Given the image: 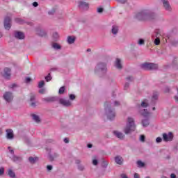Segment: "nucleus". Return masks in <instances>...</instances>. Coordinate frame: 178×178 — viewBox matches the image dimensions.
<instances>
[{
  "label": "nucleus",
  "instance_id": "1",
  "mask_svg": "<svg viewBox=\"0 0 178 178\" xmlns=\"http://www.w3.org/2000/svg\"><path fill=\"white\" fill-rule=\"evenodd\" d=\"M136 19L142 22H156L159 20V16L151 8H145L136 13Z\"/></svg>",
  "mask_w": 178,
  "mask_h": 178
},
{
  "label": "nucleus",
  "instance_id": "2",
  "mask_svg": "<svg viewBox=\"0 0 178 178\" xmlns=\"http://www.w3.org/2000/svg\"><path fill=\"white\" fill-rule=\"evenodd\" d=\"M125 134H130L133 131H136V122L134 118L131 117H128L127 119V124L123 129Z\"/></svg>",
  "mask_w": 178,
  "mask_h": 178
},
{
  "label": "nucleus",
  "instance_id": "3",
  "mask_svg": "<svg viewBox=\"0 0 178 178\" xmlns=\"http://www.w3.org/2000/svg\"><path fill=\"white\" fill-rule=\"evenodd\" d=\"M111 103L106 102L104 104V109L106 112V115L108 120H114L116 117V113L115 110H112Z\"/></svg>",
  "mask_w": 178,
  "mask_h": 178
},
{
  "label": "nucleus",
  "instance_id": "4",
  "mask_svg": "<svg viewBox=\"0 0 178 178\" xmlns=\"http://www.w3.org/2000/svg\"><path fill=\"white\" fill-rule=\"evenodd\" d=\"M139 113L143 116L145 119L142 120L141 124L143 127H148L149 126V112L147 109L140 110Z\"/></svg>",
  "mask_w": 178,
  "mask_h": 178
},
{
  "label": "nucleus",
  "instance_id": "5",
  "mask_svg": "<svg viewBox=\"0 0 178 178\" xmlns=\"http://www.w3.org/2000/svg\"><path fill=\"white\" fill-rule=\"evenodd\" d=\"M106 72H108V67H106V63L103 62H99L97 64L95 69V73L96 74H104Z\"/></svg>",
  "mask_w": 178,
  "mask_h": 178
},
{
  "label": "nucleus",
  "instance_id": "6",
  "mask_svg": "<svg viewBox=\"0 0 178 178\" xmlns=\"http://www.w3.org/2000/svg\"><path fill=\"white\" fill-rule=\"evenodd\" d=\"M140 67L145 70H158V64L152 63H144L140 65Z\"/></svg>",
  "mask_w": 178,
  "mask_h": 178
},
{
  "label": "nucleus",
  "instance_id": "7",
  "mask_svg": "<svg viewBox=\"0 0 178 178\" xmlns=\"http://www.w3.org/2000/svg\"><path fill=\"white\" fill-rule=\"evenodd\" d=\"M3 99H5V101H6V102H12L13 101V93H12V92H5V93L3 94Z\"/></svg>",
  "mask_w": 178,
  "mask_h": 178
},
{
  "label": "nucleus",
  "instance_id": "8",
  "mask_svg": "<svg viewBox=\"0 0 178 178\" xmlns=\"http://www.w3.org/2000/svg\"><path fill=\"white\" fill-rule=\"evenodd\" d=\"M163 140L165 143L173 141V134L172 132H169L168 134H163Z\"/></svg>",
  "mask_w": 178,
  "mask_h": 178
},
{
  "label": "nucleus",
  "instance_id": "9",
  "mask_svg": "<svg viewBox=\"0 0 178 178\" xmlns=\"http://www.w3.org/2000/svg\"><path fill=\"white\" fill-rule=\"evenodd\" d=\"M12 19L9 17H6L4 19V29L6 30H10L12 27V24L10 23Z\"/></svg>",
  "mask_w": 178,
  "mask_h": 178
},
{
  "label": "nucleus",
  "instance_id": "10",
  "mask_svg": "<svg viewBox=\"0 0 178 178\" xmlns=\"http://www.w3.org/2000/svg\"><path fill=\"white\" fill-rule=\"evenodd\" d=\"M161 2L163 3V8H164L165 10L167 12H172V6H170L169 1L161 0Z\"/></svg>",
  "mask_w": 178,
  "mask_h": 178
},
{
  "label": "nucleus",
  "instance_id": "11",
  "mask_svg": "<svg viewBox=\"0 0 178 178\" xmlns=\"http://www.w3.org/2000/svg\"><path fill=\"white\" fill-rule=\"evenodd\" d=\"M13 35L15 37V38H16L17 40H24L25 38V35H24V33L22 32V31H15Z\"/></svg>",
  "mask_w": 178,
  "mask_h": 178
},
{
  "label": "nucleus",
  "instance_id": "12",
  "mask_svg": "<svg viewBox=\"0 0 178 178\" xmlns=\"http://www.w3.org/2000/svg\"><path fill=\"white\" fill-rule=\"evenodd\" d=\"M11 72H12V70L10 68L5 67L2 73L3 77L7 79H10Z\"/></svg>",
  "mask_w": 178,
  "mask_h": 178
},
{
  "label": "nucleus",
  "instance_id": "13",
  "mask_svg": "<svg viewBox=\"0 0 178 178\" xmlns=\"http://www.w3.org/2000/svg\"><path fill=\"white\" fill-rule=\"evenodd\" d=\"M58 102L60 105H63V106L69 107L72 105V102H70V100H66L63 98L58 97Z\"/></svg>",
  "mask_w": 178,
  "mask_h": 178
},
{
  "label": "nucleus",
  "instance_id": "14",
  "mask_svg": "<svg viewBox=\"0 0 178 178\" xmlns=\"http://www.w3.org/2000/svg\"><path fill=\"white\" fill-rule=\"evenodd\" d=\"M78 6L81 10H88V3L86 1H79Z\"/></svg>",
  "mask_w": 178,
  "mask_h": 178
},
{
  "label": "nucleus",
  "instance_id": "15",
  "mask_svg": "<svg viewBox=\"0 0 178 178\" xmlns=\"http://www.w3.org/2000/svg\"><path fill=\"white\" fill-rule=\"evenodd\" d=\"M44 102H56L59 101V97H49L42 99Z\"/></svg>",
  "mask_w": 178,
  "mask_h": 178
},
{
  "label": "nucleus",
  "instance_id": "16",
  "mask_svg": "<svg viewBox=\"0 0 178 178\" xmlns=\"http://www.w3.org/2000/svg\"><path fill=\"white\" fill-rule=\"evenodd\" d=\"M6 138L8 140H13L15 138V135L13 134V130L8 129H6Z\"/></svg>",
  "mask_w": 178,
  "mask_h": 178
},
{
  "label": "nucleus",
  "instance_id": "17",
  "mask_svg": "<svg viewBox=\"0 0 178 178\" xmlns=\"http://www.w3.org/2000/svg\"><path fill=\"white\" fill-rule=\"evenodd\" d=\"M159 97V95L158 93H154L152 97V101L150 102V105H152L154 106V105H156V101H158V98Z\"/></svg>",
  "mask_w": 178,
  "mask_h": 178
},
{
  "label": "nucleus",
  "instance_id": "18",
  "mask_svg": "<svg viewBox=\"0 0 178 178\" xmlns=\"http://www.w3.org/2000/svg\"><path fill=\"white\" fill-rule=\"evenodd\" d=\"M127 83L124 86V90H129V87H130V83L133 81V76H128L126 78Z\"/></svg>",
  "mask_w": 178,
  "mask_h": 178
},
{
  "label": "nucleus",
  "instance_id": "19",
  "mask_svg": "<svg viewBox=\"0 0 178 178\" xmlns=\"http://www.w3.org/2000/svg\"><path fill=\"white\" fill-rule=\"evenodd\" d=\"M123 157H122L121 156H116L115 157V163H117V165H123Z\"/></svg>",
  "mask_w": 178,
  "mask_h": 178
},
{
  "label": "nucleus",
  "instance_id": "20",
  "mask_svg": "<svg viewBox=\"0 0 178 178\" xmlns=\"http://www.w3.org/2000/svg\"><path fill=\"white\" fill-rule=\"evenodd\" d=\"M113 133L117 138H120V140H123V138H124V134H123V133L119 131H114Z\"/></svg>",
  "mask_w": 178,
  "mask_h": 178
},
{
  "label": "nucleus",
  "instance_id": "21",
  "mask_svg": "<svg viewBox=\"0 0 178 178\" xmlns=\"http://www.w3.org/2000/svg\"><path fill=\"white\" fill-rule=\"evenodd\" d=\"M28 161H29V163H31V165H34V163H37V162H38V157L30 156V157H29Z\"/></svg>",
  "mask_w": 178,
  "mask_h": 178
},
{
  "label": "nucleus",
  "instance_id": "22",
  "mask_svg": "<svg viewBox=\"0 0 178 178\" xmlns=\"http://www.w3.org/2000/svg\"><path fill=\"white\" fill-rule=\"evenodd\" d=\"M30 101L31 102V106H32L33 108H35V106H37V102H35V95H31Z\"/></svg>",
  "mask_w": 178,
  "mask_h": 178
},
{
  "label": "nucleus",
  "instance_id": "23",
  "mask_svg": "<svg viewBox=\"0 0 178 178\" xmlns=\"http://www.w3.org/2000/svg\"><path fill=\"white\" fill-rule=\"evenodd\" d=\"M115 67H117V69H122L123 67V66L122 65V61L120 58H116Z\"/></svg>",
  "mask_w": 178,
  "mask_h": 178
},
{
  "label": "nucleus",
  "instance_id": "24",
  "mask_svg": "<svg viewBox=\"0 0 178 178\" xmlns=\"http://www.w3.org/2000/svg\"><path fill=\"white\" fill-rule=\"evenodd\" d=\"M11 159H12V161H13V162H16L17 163H18L19 162H22V159L20 156H17L13 155L11 157Z\"/></svg>",
  "mask_w": 178,
  "mask_h": 178
},
{
  "label": "nucleus",
  "instance_id": "25",
  "mask_svg": "<svg viewBox=\"0 0 178 178\" xmlns=\"http://www.w3.org/2000/svg\"><path fill=\"white\" fill-rule=\"evenodd\" d=\"M74 41H76V37L74 36H68L67 39V42L68 44H74Z\"/></svg>",
  "mask_w": 178,
  "mask_h": 178
},
{
  "label": "nucleus",
  "instance_id": "26",
  "mask_svg": "<svg viewBox=\"0 0 178 178\" xmlns=\"http://www.w3.org/2000/svg\"><path fill=\"white\" fill-rule=\"evenodd\" d=\"M149 105V104L148 103V99H143L140 103V106L142 108H147Z\"/></svg>",
  "mask_w": 178,
  "mask_h": 178
},
{
  "label": "nucleus",
  "instance_id": "27",
  "mask_svg": "<svg viewBox=\"0 0 178 178\" xmlns=\"http://www.w3.org/2000/svg\"><path fill=\"white\" fill-rule=\"evenodd\" d=\"M31 117L34 122H36V123H40V122H41V118H40V116L35 114H32Z\"/></svg>",
  "mask_w": 178,
  "mask_h": 178
},
{
  "label": "nucleus",
  "instance_id": "28",
  "mask_svg": "<svg viewBox=\"0 0 178 178\" xmlns=\"http://www.w3.org/2000/svg\"><path fill=\"white\" fill-rule=\"evenodd\" d=\"M59 154L58 153H54L53 154H49V159L52 162L55 159V158H58Z\"/></svg>",
  "mask_w": 178,
  "mask_h": 178
},
{
  "label": "nucleus",
  "instance_id": "29",
  "mask_svg": "<svg viewBox=\"0 0 178 178\" xmlns=\"http://www.w3.org/2000/svg\"><path fill=\"white\" fill-rule=\"evenodd\" d=\"M15 22L16 23H18L19 24H24L27 23V22H26V20L21 19V18H15Z\"/></svg>",
  "mask_w": 178,
  "mask_h": 178
},
{
  "label": "nucleus",
  "instance_id": "30",
  "mask_svg": "<svg viewBox=\"0 0 178 178\" xmlns=\"http://www.w3.org/2000/svg\"><path fill=\"white\" fill-rule=\"evenodd\" d=\"M52 48H54V49L59 50V49H62V46H60V44L55 42V43L52 44Z\"/></svg>",
  "mask_w": 178,
  "mask_h": 178
},
{
  "label": "nucleus",
  "instance_id": "31",
  "mask_svg": "<svg viewBox=\"0 0 178 178\" xmlns=\"http://www.w3.org/2000/svg\"><path fill=\"white\" fill-rule=\"evenodd\" d=\"M118 31H119V28L118 26H112V29H111L112 34H118Z\"/></svg>",
  "mask_w": 178,
  "mask_h": 178
},
{
  "label": "nucleus",
  "instance_id": "32",
  "mask_svg": "<svg viewBox=\"0 0 178 178\" xmlns=\"http://www.w3.org/2000/svg\"><path fill=\"white\" fill-rule=\"evenodd\" d=\"M8 176L11 178H15L16 177V174L15 173V172H13V170H8Z\"/></svg>",
  "mask_w": 178,
  "mask_h": 178
},
{
  "label": "nucleus",
  "instance_id": "33",
  "mask_svg": "<svg viewBox=\"0 0 178 178\" xmlns=\"http://www.w3.org/2000/svg\"><path fill=\"white\" fill-rule=\"evenodd\" d=\"M38 35H40V37H45L47 35V33L45 31L40 30L38 31Z\"/></svg>",
  "mask_w": 178,
  "mask_h": 178
},
{
  "label": "nucleus",
  "instance_id": "34",
  "mask_svg": "<svg viewBox=\"0 0 178 178\" xmlns=\"http://www.w3.org/2000/svg\"><path fill=\"white\" fill-rule=\"evenodd\" d=\"M136 163H137L138 168H144L145 166V163H143V161H141L140 160L138 161Z\"/></svg>",
  "mask_w": 178,
  "mask_h": 178
},
{
  "label": "nucleus",
  "instance_id": "35",
  "mask_svg": "<svg viewBox=\"0 0 178 178\" xmlns=\"http://www.w3.org/2000/svg\"><path fill=\"white\" fill-rule=\"evenodd\" d=\"M46 81H51L52 80V76H51V73H49L47 76L44 77Z\"/></svg>",
  "mask_w": 178,
  "mask_h": 178
},
{
  "label": "nucleus",
  "instance_id": "36",
  "mask_svg": "<svg viewBox=\"0 0 178 178\" xmlns=\"http://www.w3.org/2000/svg\"><path fill=\"white\" fill-rule=\"evenodd\" d=\"M65 86L60 87L58 90V94H60V95H62V94L65 92Z\"/></svg>",
  "mask_w": 178,
  "mask_h": 178
},
{
  "label": "nucleus",
  "instance_id": "37",
  "mask_svg": "<svg viewBox=\"0 0 178 178\" xmlns=\"http://www.w3.org/2000/svg\"><path fill=\"white\" fill-rule=\"evenodd\" d=\"M44 86H45V82L44 81H41L39 82L38 87L39 88H42V87H44Z\"/></svg>",
  "mask_w": 178,
  "mask_h": 178
},
{
  "label": "nucleus",
  "instance_id": "38",
  "mask_svg": "<svg viewBox=\"0 0 178 178\" xmlns=\"http://www.w3.org/2000/svg\"><path fill=\"white\" fill-rule=\"evenodd\" d=\"M138 45H144V44H145V40H144V39H139L138 40Z\"/></svg>",
  "mask_w": 178,
  "mask_h": 178
},
{
  "label": "nucleus",
  "instance_id": "39",
  "mask_svg": "<svg viewBox=\"0 0 178 178\" xmlns=\"http://www.w3.org/2000/svg\"><path fill=\"white\" fill-rule=\"evenodd\" d=\"M55 12H56V10L55 8H52L48 12V15L52 16V15H55Z\"/></svg>",
  "mask_w": 178,
  "mask_h": 178
},
{
  "label": "nucleus",
  "instance_id": "40",
  "mask_svg": "<svg viewBox=\"0 0 178 178\" xmlns=\"http://www.w3.org/2000/svg\"><path fill=\"white\" fill-rule=\"evenodd\" d=\"M154 44L155 45H159V44H161V40H159V38H156L154 40Z\"/></svg>",
  "mask_w": 178,
  "mask_h": 178
},
{
  "label": "nucleus",
  "instance_id": "41",
  "mask_svg": "<svg viewBox=\"0 0 178 178\" xmlns=\"http://www.w3.org/2000/svg\"><path fill=\"white\" fill-rule=\"evenodd\" d=\"M53 38H54V40H58V38H59V34H58L57 32L54 33Z\"/></svg>",
  "mask_w": 178,
  "mask_h": 178
},
{
  "label": "nucleus",
  "instance_id": "42",
  "mask_svg": "<svg viewBox=\"0 0 178 178\" xmlns=\"http://www.w3.org/2000/svg\"><path fill=\"white\" fill-rule=\"evenodd\" d=\"M155 34H156V38H159V37L161 36V32L159 31V30L155 31Z\"/></svg>",
  "mask_w": 178,
  "mask_h": 178
},
{
  "label": "nucleus",
  "instance_id": "43",
  "mask_svg": "<svg viewBox=\"0 0 178 178\" xmlns=\"http://www.w3.org/2000/svg\"><path fill=\"white\" fill-rule=\"evenodd\" d=\"M140 141H141L142 143H144V141H145V136L140 135Z\"/></svg>",
  "mask_w": 178,
  "mask_h": 178
},
{
  "label": "nucleus",
  "instance_id": "44",
  "mask_svg": "<svg viewBox=\"0 0 178 178\" xmlns=\"http://www.w3.org/2000/svg\"><path fill=\"white\" fill-rule=\"evenodd\" d=\"M5 173V168L3 167H1L0 168V176H2Z\"/></svg>",
  "mask_w": 178,
  "mask_h": 178
},
{
  "label": "nucleus",
  "instance_id": "45",
  "mask_svg": "<svg viewBox=\"0 0 178 178\" xmlns=\"http://www.w3.org/2000/svg\"><path fill=\"white\" fill-rule=\"evenodd\" d=\"M70 99H71V101H74V99H76V96L73 94L70 95Z\"/></svg>",
  "mask_w": 178,
  "mask_h": 178
},
{
  "label": "nucleus",
  "instance_id": "46",
  "mask_svg": "<svg viewBox=\"0 0 178 178\" xmlns=\"http://www.w3.org/2000/svg\"><path fill=\"white\" fill-rule=\"evenodd\" d=\"M78 169H79V170H81V171L84 170V165L79 164L78 165Z\"/></svg>",
  "mask_w": 178,
  "mask_h": 178
},
{
  "label": "nucleus",
  "instance_id": "47",
  "mask_svg": "<svg viewBox=\"0 0 178 178\" xmlns=\"http://www.w3.org/2000/svg\"><path fill=\"white\" fill-rule=\"evenodd\" d=\"M18 87V86H17V84H16V83H13V84H11L10 86V88H17Z\"/></svg>",
  "mask_w": 178,
  "mask_h": 178
},
{
  "label": "nucleus",
  "instance_id": "48",
  "mask_svg": "<svg viewBox=\"0 0 178 178\" xmlns=\"http://www.w3.org/2000/svg\"><path fill=\"white\" fill-rule=\"evenodd\" d=\"M8 149L12 155H15V151L13 149H12V147H8Z\"/></svg>",
  "mask_w": 178,
  "mask_h": 178
},
{
  "label": "nucleus",
  "instance_id": "49",
  "mask_svg": "<svg viewBox=\"0 0 178 178\" xmlns=\"http://www.w3.org/2000/svg\"><path fill=\"white\" fill-rule=\"evenodd\" d=\"M156 143H162V138L161 137H157L156 139Z\"/></svg>",
  "mask_w": 178,
  "mask_h": 178
},
{
  "label": "nucleus",
  "instance_id": "50",
  "mask_svg": "<svg viewBox=\"0 0 178 178\" xmlns=\"http://www.w3.org/2000/svg\"><path fill=\"white\" fill-rule=\"evenodd\" d=\"M92 163H93V165H95V166H97V165H98V160L93 159L92 160Z\"/></svg>",
  "mask_w": 178,
  "mask_h": 178
},
{
  "label": "nucleus",
  "instance_id": "51",
  "mask_svg": "<svg viewBox=\"0 0 178 178\" xmlns=\"http://www.w3.org/2000/svg\"><path fill=\"white\" fill-rule=\"evenodd\" d=\"M117 2H120V3H126L127 2V0H116Z\"/></svg>",
  "mask_w": 178,
  "mask_h": 178
},
{
  "label": "nucleus",
  "instance_id": "52",
  "mask_svg": "<svg viewBox=\"0 0 178 178\" xmlns=\"http://www.w3.org/2000/svg\"><path fill=\"white\" fill-rule=\"evenodd\" d=\"M104 12V9L102 8H97V13H102Z\"/></svg>",
  "mask_w": 178,
  "mask_h": 178
},
{
  "label": "nucleus",
  "instance_id": "53",
  "mask_svg": "<svg viewBox=\"0 0 178 178\" xmlns=\"http://www.w3.org/2000/svg\"><path fill=\"white\" fill-rule=\"evenodd\" d=\"M120 105V102L115 101L114 102V106H119Z\"/></svg>",
  "mask_w": 178,
  "mask_h": 178
},
{
  "label": "nucleus",
  "instance_id": "54",
  "mask_svg": "<svg viewBox=\"0 0 178 178\" xmlns=\"http://www.w3.org/2000/svg\"><path fill=\"white\" fill-rule=\"evenodd\" d=\"M31 81V78L27 77L25 79V83H30Z\"/></svg>",
  "mask_w": 178,
  "mask_h": 178
},
{
  "label": "nucleus",
  "instance_id": "55",
  "mask_svg": "<svg viewBox=\"0 0 178 178\" xmlns=\"http://www.w3.org/2000/svg\"><path fill=\"white\" fill-rule=\"evenodd\" d=\"M33 6L34 8H37V6H38V3L37 1H34V2L33 3Z\"/></svg>",
  "mask_w": 178,
  "mask_h": 178
},
{
  "label": "nucleus",
  "instance_id": "56",
  "mask_svg": "<svg viewBox=\"0 0 178 178\" xmlns=\"http://www.w3.org/2000/svg\"><path fill=\"white\" fill-rule=\"evenodd\" d=\"M52 168H53V167H52V165H47V170H52Z\"/></svg>",
  "mask_w": 178,
  "mask_h": 178
},
{
  "label": "nucleus",
  "instance_id": "57",
  "mask_svg": "<svg viewBox=\"0 0 178 178\" xmlns=\"http://www.w3.org/2000/svg\"><path fill=\"white\" fill-rule=\"evenodd\" d=\"M64 143H65V144H69V139L67 138H65Z\"/></svg>",
  "mask_w": 178,
  "mask_h": 178
},
{
  "label": "nucleus",
  "instance_id": "58",
  "mask_svg": "<svg viewBox=\"0 0 178 178\" xmlns=\"http://www.w3.org/2000/svg\"><path fill=\"white\" fill-rule=\"evenodd\" d=\"M75 163H76V165H80V163H81V161H80L79 159H77L75 161Z\"/></svg>",
  "mask_w": 178,
  "mask_h": 178
},
{
  "label": "nucleus",
  "instance_id": "59",
  "mask_svg": "<svg viewBox=\"0 0 178 178\" xmlns=\"http://www.w3.org/2000/svg\"><path fill=\"white\" fill-rule=\"evenodd\" d=\"M39 92H40V94H44V92H45V90L44 89H40L39 90Z\"/></svg>",
  "mask_w": 178,
  "mask_h": 178
},
{
  "label": "nucleus",
  "instance_id": "60",
  "mask_svg": "<svg viewBox=\"0 0 178 178\" xmlns=\"http://www.w3.org/2000/svg\"><path fill=\"white\" fill-rule=\"evenodd\" d=\"M102 166H103L104 168H106V167L108 166V163L104 162L103 164H102Z\"/></svg>",
  "mask_w": 178,
  "mask_h": 178
},
{
  "label": "nucleus",
  "instance_id": "61",
  "mask_svg": "<svg viewBox=\"0 0 178 178\" xmlns=\"http://www.w3.org/2000/svg\"><path fill=\"white\" fill-rule=\"evenodd\" d=\"M121 177H122V178H129V177H127V175H126L125 174H122V175H121Z\"/></svg>",
  "mask_w": 178,
  "mask_h": 178
},
{
  "label": "nucleus",
  "instance_id": "62",
  "mask_svg": "<svg viewBox=\"0 0 178 178\" xmlns=\"http://www.w3.org/2000/svg\"><path fill=\"white\" fill-rule=\"evenodd\" d=\"M134 178H140V175H138V173H135Z\"/></svg>",
  "mask_w": 178,
  "mask_h": 178
},
{
  "label": "nucleus",
  "instance_id": "63",
  "mask_svg": "<svg viewBox=\"0 0 178 178\" xmlns=\"http://www.w3.org/2000/svg\"><path fill=\"white\" fill-rule=\"evenodd\" d=\"M170 177H171V178H176V175L172 173V174L170 175Z\"/></svg>",
  "mask_w": 178,
  "mask_h": 178
},
{
  "label": "nucleus",
  "instance_id": "64",
  "mask_svg": "<svg viewBox=\"0 0 178 178\" xmlns=\"http://www.w3.org/2000/svg\"><path fill=\"white\" fill-rule=\"evenodd\" d=\"M175 102L178 104V96H175Z\"/></svg>",
  "mask_w": 178,
  "mask_h": 178
}]
</instances>
